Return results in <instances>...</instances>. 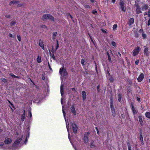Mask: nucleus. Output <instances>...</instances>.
<instances>
[{
  "label": "nucleus",
  "instance_id": "34",
  "mask_svg": "<svg viewBox=\"0 0 150 150\" xmlns=\"http://www.w3.org/2000/svg\"><path fill=\"white\" fill-rule=\"evenodd\" d=\"M148 8V7L146 5H144L143 7V10H145L147 9Z\"/></svg>",
  "mask_w": 150,
  "mask_h": 150
},
{
  "label": "nucleus",
  "instance_id": "12",
  "mask_svg": "<svg viewBox=\"0 0 150 150\" xmlns=\"http://www.w3.org/2000/svg\"><path fill=\"white\" fill-rule=\"evenodd\" d=\"M144 77V75L142 73H141L138 78L137 80L138 81H141Z\"/></svg>",
  "mask_w": 150,
  "mask_h": 150
},
{
  "label": "nucleus",
  "instance_id": "43",
  "mask_svg": "<svg viewBox=\"0 0 150 150\" xmlns=\"http://www.w3.org/2000/svg\"><path fill=\"white\" fill-rule=\"evenodd\" d=\"M29 113L30 117H32V114L30 111H29Z\"/></svg>",
  "mask_w": 150,
  "mask_h": 150
},
{
  "label": "nucleus",
  "instance_id": "29",
  "mask_svg": "<svg viewBox=\"0 0 150 150\" xmlns=\"http://www.w3.org/2000/svg\"><path fill=\"white\" fill-rule=\"evenodd\" d=\"M117 24H114L113 25V27H112L113 29L114 30H115L117 28Z\"/></svg>",
  "mask_w": 150,
  "mask_h": 150
},
{
  "label": "nucleus",
  "instance_id": "62",
  "mask_svg": "<svg viewBox=\"0 0 150 150\" xmlns=\"http://www.w3.org/2000/svg\"><path fill=\"white\" fill-rule=\"evenodd\" d=\"M110 81H112V80H110Z\"/></svg>",
  "mask_w": 150,
  "mask_h": 150
},
{
  "label": "nucleus",
  "instance_id": "7",
  "mask_svg": "<svg viewBox=\"0 0 150 150\" xmlns=\"http://www.w3.org/2000/svg\"><path fill=\"white\" fill-rule=\"evenodd\" d=\"M4 143L6 144H9L12 142V140L10 138L6 137L5 139Z\"/></svg>",
  "mask_w": 150,
  "mask_h": 150
},
{
  "label": "nucleus",
  "instance_id": "64",
  "mask_svg": "<svg viewBox=\"0 0 150 150\" xmlns=\"http://www.w3.org/2000/svg\"><path fill=\"white\" fill-rule=\"evenodd\" d=\"M141 30H141V29L140 30V31H141Z\"/></svg>",
  "mask_w": 150,
  "mask_h": 150
},
{
  "label": "nucleus",
  "instance_id": "42",
  "mask_svg": "<svg viewBox=\"0 0 150 150\" xmlns=\"http://www.w3.org/2000/svg\"><path fill=\"white\" fill-rule=\"evenodd\" d=\"M139 60H136L135 62V63L137 65L139 64Z\"/></svg>",
  "mask_w": 150,
  "mask_h": 150
},
{
  "label": "nucleus",
  "instance_id": "49",
  "mask_svg": "<svg viewBox=\"0 0 150 150\" xmlns=\"http://www.w3.org/2000/svg\"><path fill=\"white\" fill-rule=\"evenodd\" d=\"M148 25H150V19L148 21Z\"/></svg>",
  "mask_w": 150,
  "mask_h": 150
},
{
  "label": "nucleus",
  "instance_id": "1",
  "mask_svg": "<svg viewBox=\"0 0 150 150\" xmlns=\"http://www.w3.org/2000/svg\"><path fill=\"white\" fill-rule=\"evenodd\" d=\"M61 104H62V108H63L62 112H63V114L64 117V118H65V120L66 121V127H67V131H68V138H69V140H70V133H69V123H68V122H67V121H66V118H65V114L64 111V108H63V101H62V99H61Z\"/></svg>",
  "mask_w": 150,
  "mask_h": 150
},
{
  "label": "nucleus",
  "instance_id": "33",
  "mask_svg": "<svg viewBox=\"0 0 150 150\" xmlns=\"http://www.w3.org/2000/svg\"><path fill=\"white\" fill-rule=\"evenodd\" d=\"M57 34V32H53V37H55L56 36Z\"/></svg>",
  "mask_w": 150,
  "mask_h": 150
},
{
  "label": "nucleus",
  "instance_id": "13",
  "mask_svg": "<svg viewBox=\"0 0 150 150\" xmlns=\"http://www.w3.org/2000/svg\"><path fill=\"white\" fill-rule=\"evenodd\" d=\"M39 44L40 47H41L43 50H44L43 43V41L42 40H39Z\"/></svg>",
  "mask_w": 150,
  "mask_h": 150
},
{
  "label": "nucleus",
  "instance_id": "61",
  "mask_svg": "<svg viewBox=\"0 0 150 150\" xmlns=\"http://www.w3.org/2000/svg\"><path fill=\"white\" fill-rule=\"evenodd\" d=\"M49 68L50 69H51V68H50V66L49 65Z\"/></svg>",
  "mask_w": 150,
  "mask_h": 150
},
{
  "label": "nucleus",
  "instance_id": "36",
  "mask_svg": "<svg viewBox=\"0 0 150 150\" xmlns=\"http://www.w3.org/2000/svg\"><path fill=\"white\" fill-rule=\"evenodd\" d=\"M9 36L10 37L12 38H14V36L11 33H10L9 34Z\"/></svg>",
  "mask_w": 150,
  "mask_h": 150
},
{
  "label": "nucleus",
  "instance_id": "9",
  "mask_svg": "<svg viewBox=\"0 0 150 150\" xmlns=\"http://www.w3.org/2000/svg\"><path fill=\"white\" fill-rule=\"evenodd\" d=\"M120 8L122 11L125 12V8L124 6V2L123 1H121L120 3Z\"/></svg>",
  "mask_w": 150,
  "mask_h": 150
},
{
  "label": "nucleus",
  "instance_id": "24",
  "mask_svg": "<svg viewBox=\"0 0 150 150\" xmlns=\"http://www.w3.org/2000/svg\"><path fill=\"white\" fill-rule=\"evenodd\" d=\"M37 61L39 63H40L41 62V57L40 56H38L37 59Z\"/></svg>",
  "mask_w": 150,
  "mask_h": 150
},
{
  "label": "nucleus",
  "instance_id": "45",
  "mask_svg": "<svg viewBox=\"0 0 150 150\" xmlns=\"http://www.w3.org/2000/svg\"><path fill=\"white\" fill-rule=\"evenodd\" d=\"M121 100V96L120 95L119 96L118 100L120 101Z\"/></svg>",
  "mask_w": 150,
  "mask_h": 150
},
{
  "label": "nucleus",
  "instance_id": "21",
  "mask_svg": "<svg viewBox=\"0 0 150 150\" xmlns=\"http://www.w3.org/2000/svg\"><path fill=\"white\" fill-rule=\"evenodd\" d=\"M16 23V22L15 21H12L10 23V25L11 26H13Z\"/></svg>",
  "mask_w": 150,
  "mask_h": 150
},
{
  "label": "nucleus",
  "instance_id": "46",
  "mask_svg": "<svg viewBox=\"0 0 150 150\" xmlns=\"http://www.w3.org/2000/svg\"><path fill=\"white\" fill-rule=\"evenodd\" d=\"M137 100L139 102H140V98L138 97H137Z\"/></svg>",
  "mask_w": 150,
  "mask_h": 150
},
{
  "label": "nucleus",
  "instance_id": "39",
  "mask_svg": "<svg viewBox=\"0 0 150 150\" xmlns=\"http://www.w3.org/2000/svg\"><path fill=\"white\" fill-rule=\"evenodd\" d=\"M142 36L143 38L145 39L146 38V35L144 33L142 34Z\"/></svg>",
  "mask_w": 150,
  "mask_h": 150
},
{
  "label": "nucleus",
  "instance_id": "54",
  "mask_svg": "<svg viewBox=\"0 0 150 150\" xmlns=\"http://www.w3.org/2000/svg\"><path fill=\"white\" fill-rule=\"evenodd\" d=\"M4 145V144H0V147H1L2 146H3Z\"/></svg>",
  "mask_w": 150,
  "mask_h": 150
},
{
  "label": "nucleus",
  "instance_id": "20",
  "mask_svg": "<svg viewBox=\"0 0 150 150\" xmlns=\"http://www.w3.org/2000/svg\"><path fill=\"white\" fill-rule=\"evenodd\" d=\"M63 87V85L62 84L61 85V87H60V92H61V95L62 96H63L64 94Z\"/></svg>",
  "mask_w": 150,
  "mask_h": 150
},
{
  "label": "nucleus",
  "instance_id": "40",
  "mask_svg": "<svg viewBox=\"0 0 150 150\" xmlns=\"http://www.w3.org/2000/svg\"><path fill=\"white\" fill-rule=\"evenodd\" d=\"M148 15L149 16H150V8L149 9Z\"/></svg>",
  "mask_w": 150,
  "mask_h": 150
},
{
  "label": "nucleus",
  "instance_id": "18",
  "mask_svg": "<svg viewBox=\"0 0 150 150\" xmlns=\"http://www.w3.org/2000/svg\"><path fill=\"white\" fill-rule=\"evenodd\" d=\"M90 145L91 148H93L95 146L94 142L93 141H92L90 142Z\"/></svg>",
  "mask_w": 150,
  "mask_h": 150
},
{
  "label": "nucleus",
  "instance_id": "22",
  "mask_svg": "<svg viewBox=\"0 0 150 150\" xmlns=\"http://www.w3.org/2000/svg\"><path fill=\"white\" fill-rule=\"evenodd\" d=\"M144 53L146 54V55H148V49L147 47H145L144 49Z\"/></svg>",
  "mask_w": 150,
  "mask_h": 150
},
{
  "label": "nucleus",
  "instance_id": "50",
  "mask_svg": "<svg viewBox=\"0 0 150 150\" xmlns=\"http://www.w3.org/2000/svg\"><path fill=\"white\" fill-rule=\"evenodd\" d=\"M128 150H131V147L130 146H129L128 147Z\"/></svg>",
  "mask_w": 150,
  "mask_h": 150
},
{
  "label": "nucleus",
  "instance_id": "57",
  "mask_svg": "<svg viewBox=\"0 0 150 150\" xmlns=\"http://www.w3.org/2000/svg\"><path fill=\"white\" fill-rule=\"evenodd\" d=\"M10 107V108H11V110H12V112H13V109L11 107Z\"/></svg>",
  "mask_w": 150,
  "mask_h": 150
},
{
  "label": "nucleus",
  "instance_id": "38",
  "mask_svg": "<svg viewBox=\"0 0 150 150\" xmlns=\"http://www.w3.org/2000/svg\"><path fill=\"white\" fill-rule=\"evenodd\" d=\"M5 17L8 18H11V16L9 15H5Z\"/></svg>",
  "mask_w": 150,
  "mask_h": 150
},
{
  "label": "nucleus",
  "instance_id": "53",
  "mask_svg": "<svg viewBox=\"0 0 150 150\" xmlns=\"http://www.w3.org/2000/svg\"><path fill=\"white\" fill-rule=\"evenodd\" d=\"M27 141V139H26L25 140V141L24 142V143L25 144L26 142V141Z\"/></svg>",
  "mask_w": 150,
  "mask_h": 150
},
{
  "label": "nucleus",
  "instance_id": "6",
  "mask_svg": "<svg viewBox=\"0 0 150 150\" xmlns=\"http://www.w3.org/2000/svg\"><path fill=\"white\" fill-rule=\"evenodd\" d=\"M88 132L85 133V134H84V137L83 138V142L85 144H87L88 143Z\"/></svg>",
  "mask_w": 150,
  "mask_h": 150
},
{
  "label": "nucleus",
  "instance_id": "28",
  "mask_svg": "<svg viewBox=\"0 0 150 150\" xmlns=\"http://www.w3.org/2000/svg\"><path fill=\"white\" fill-rule=\"evenodd\" d=\"M10 75V76H11L12 77H13V78H18V77L17 76H15V75H14V74H13L12 73H10V74H9Z\"/></svg>",
  "mask_w": 150,
  "mask_h": 150
},
{
  "label": "nucleus",
  "instance_id": "55",
  "mask_svg": "<svg viewBox=\"0 0 150 150\" xmlns=\"http://www.w3.org/2000/svg\"><path fill=\"white\" fill-rule=\"evenodd\" d=\"M86 7L88 8H90V6H86Z\"/></svg>",
  "mask_w": 150,
  "mask_h": 150
},
{
  "label": "nucleus",
  "instance_id": "56",
  "mask_svg": "<svg viewBox=\"0 0 150 150\" xmlns=\"http://www.w3.org/2000/svg\"><path fill=\"white\" fill-rule=\"evenodd\" d=\"M90 1H91V2H94V0H90Z\"/></svg>",
  "mask_w": 150,
  "mask_h": 150
},
{
  "label": "nucleus",
  "instance_id": "5",
  "mask_svg": "<svg viewBox=\"0 0 150 150\" xmlns=\"http://www.w3.org/2000/svg\"><path fill=\"white\" fill-rule=\"evenodd\" d=\"M140 50V47H137L134 49L133 51V55L134 56L137 55L138 54Z\"/></svg>",
  "mask_w": 150,
  "mask_h": 150
},
{
  "label": "nucleus",
  "instance_id": "41",
  "mask_svg": "<svg viewBox=\"0 0 150 150\" xmlns=\"http://www.w3.org/2000/svg\"><path fill=\"white\" fill-rule=\"evenodd\" d=\"M57 47H56V49H57L59 47V43H58V42L57 40Z\"/></svg>",
  "mask_w": 150,
  "mask_h": 150
},
{
  "label": "nucleus",
  "instance_id": "10",
  "mask_svg": "<svg viewBox=\"0 0 150 150\" xmlns=\"http://www.w3.org/2000/svg\"><path fill=\"white\" fill-rule=\"evenodd\" d=\"M110 108L112 110V115L113 116H115V108L114 106L112 104H111L110 105Z\"/></svg>",
  "mask_w": 150,
  "mask_h": 150
},
{
  "label": "nucleus",
  "instance_id": "17",
  "mask_svg": "<svg viewBox=\"0 0 150 150\" xmlns=\"http://www.w3.org/2000/svg\"><path fill=\"white\" fill-rule=\"evenodd\" d=\"M83 100H85L86 96V92L83 91L82 92Z\"/></svg>",
  "mask_w": 150,
  "mask_h": 150
},
{
  "label": "nucleus",
  "instance_id": "59",
  "mask_svg": "<svg viewBox=\"0 0 150 150\" xmlns=\"http://www.w3.org/2000/svg\"><path fill=\"white\" fill-rule=\"evenodd\" d=\"M70 17L71 18H72V16L71 15H70Z\"/></svg>",
  "mask_w": 150,
  "mask_h": 150
},
{
  "label": "nucleus",
  "instance_id": "8",
  "mask_svg": "<svg viewBox=\"0 0 150 150\" xmlns=\"http://www.w3.org/2000/svg\"><path fill=\"white\" fill-rule=\"evenodd\" d=\"M71 124L73 132L74 133H75L76 132L77 127L76 124L74 122L73 123L71 122Z\"/></svg>",
  "mask_w": 150,
  "mask_h": 150
},
{
  "label": "nucleus",
  "instance_id": "30",
  "mask_svg": "<svg viewBox=\"0 0 150 150\" xmlns=\"http://www.w3.org/2000/svg\"><path fill=\"white\" fill-rule=\"evenodd\" d=\"M17 38L19 41H21V37L19 35H18L17 36Z\"/></svg>",
  "mask_w": 150,
  "mask_h": 150
},
{
  "label": "nucleus",
  "instance_id": "58",
  "mask_svg": "<svg viewBox=\"0 0 150 150\" xmlns=\"http://www.w3.org/2000/svg\"><path fill=\"white\" fill-rule=\"evenodd\" d=\"M147 15V13H145L144 14V15Z\"/></svg>",
  "mask_w": 150,
  "mask_h": 150
},
{
  "label": "nucleus",
  "instance_id": "37",
  "mask_svg": "<svg viewBox=\"0 0 150 150\" xmlns=\"http://www.w3.org/2000/svg\"><path fill=\"white\" fill-rule=\"evenodd\" d=\"M84 60L83 59H81V63L83 65L84 64Z\"/></svg>",
  "mask_w": 150,
  "mask_h": 150
},
{
  "label": "nucleus",
  "instance_id": "14",
  "mask_svg": "<svg viewBox=\"0 0 150 150\" xmlns=\"http://www.w3.org/2000/svg\"><path fill=\"white\" fill-rule=\"evenodd\" d=\"M19 3V2L17 1H12L10 2V4H15H15H17L18 6H22V4H18Z\"/></svg>",
  "mask_w": 150,
  "mask_h": 150
},
{
  "label": "nucleus",
  "instance_id": "4",
  "mask_svg": "<svg viewBox=\"0 0 150 150\" xmlns=\"http://www.w3.org/2000/svg\"><path fill=\"white\" fill-rule=\"evenodd\" d=\"M42 18L44 20H47L48 19L53 21L54 20V18L52 16L48 14H45L43 16Z\"/></svg>",
  "mask_w": 150,
  "mask_h": 150
},
{
  "label": "nucleus",
  "instance_id": "27",
  "mask_svg": "<svg viewBox=\"0 0 150 150\" xmlns=\"http://www.w3.org/2000/svg\"><path fill=\"white\" fill-rule=\"evenodd\" d=\"M25 110L24 111V113L23 115L21 117V120H22V121H23L25 119Z\"/></svg>",
  "mask_w": 150,
  "mask_h": 150
},
{
  "label": "nucleus",
  "instance_id": "35",
  "mask_svg": "<svg viewBox=\"0 0 150 150\" xmlns=\"http://www.w3.org/2000/svg\"><path fill=\"white\" fill-rule=\"evenodd\" d=\"M108 60L110 62H111V59L110 57V56L108 54Z\"/></svg>",
  "mask_w": 150,
  "mask_h": 150
},
{
  "label": "nucleus",
  "instance_id": "2",
  "mask_svg": "<svg viewBox=\"0 0 150 150\" xmlns=\"http://www.w3.org/2000/svg\"><path fill=\"white\" fill-rule=\"evenodd\" d=\"M23 136L21 134L18 135L17 136L16 139L13 144V146H15L17 145L20 143L22 139Z\"/></svg>",
  "mask_w": 150,
  "mask_h": 150
},
{
  "label": "nucleus",
  "instance_id": "32",
  "mask_svg": "<svg viewBox=\"0 0 150 150\" xmlns=\"http://www.w3.org/2000/svg\"><path fill=\"white\" fill-rule=\"evenodd\" d=\"M2 81L4 83H6L7 82V81L6 79L4 78H2L1 79Z\"/></svg>",
  "mask_w": 150,
  "mask_h": 150
},
{
  "label": "nucleus",
  "instance_id": "3",
  "mask_svg": "<svg viewBox=\"0 0 150 150\" xmlns=\"http://www.w3.org/2000/svg\"><path fill=\"white\" fill-rule=\"evenodd\" d=\"M59 73L63 76L66 77L67 76V72L65 69H64V66H63L60 69Z\"/></svg>",
  "mask_w": 150,
  "mask_h": 150
},
{
  "label": "nucleus",
  "instance_id": "52",
  "mask_svg": "<svg viewBox=\"0 0 150 150\" xmlns=\"http://www.w3.org/2000/svg\"><path fill=\"white\" fill-rule=\"evenodd\" d=\"M116 0H112V1L113 3H114L115 2Z\"/></svg>",
  "mask_w": 150,
  "mask_h": 150
},
{
  "label": "nucleus",
  "instance_id": "47",
  "mask_svg": "<svg viewBox=\"0 0 150 150\" xmlns=\"http://www.w3.org/2000/svg\"><path fill=\"white\" fill-rule=\"evenodd\" d=\"M9 103L12 106H13V107H14V106H13V104L11 102H10V101H9Z\"/></svg>",
  "mask_w": 150,
  "mask_h": 150
},
{
  "label": "nucleus",
  "instance_id": "11",
  "mask_svg": "<svg viewBox=\"0 0 150 150\" xmlns=\"http://www.w3.org/2000/svg\"><path fill=\"white\" fill-rule=\"evenodd\" d=\"M71 109L73 115H76V112L74 109V105H71Z\"/></svg>",
  "mask_w": 150,
  "mask_h": 150
},
{
  "label": "nucleus",
  "instance_id": "25",
  "mask_svg": "<svg viewBox=\"0 0 150 150\" xmlns=\"http://www.w3.org/2000/svg\"><path fill=\"white\" fill-rule=\"evenodd\" d=\"M145 115L146 117L150 118V112H146Z\"/></svg>",
  "mask_w": 150,
  "mask_h": 150
},
{
  "label": "nucleus",
  "instance_id": "48",
  "mask_svg": "<svg viewBox=\"0 0 150 150\" xmlns=\"http://www.w3.org/2000/svg\"><path fill=\"white\" fill-rule=\"evenodd\" d=\"M96 129L97 130V134H99V132H98V129L97 128V127H96Z\"/></svg>",
  "mask_w": 150,
  "mask_h": 150
},
{
  "label": "nucleus",
  "instance_id": "60",
  "mask_svg": "<svg viewBox=\"0 0 150 150\" xmlns=\"http://www.w3.org/2000/svg\"><path fill=\"white\" fill-rule=\"evenodd\" d=\"M118 54H119L120 55H121L120 54L119 52L118 53Z\"/></svg>",
  "mask_w": 150,
  "mask_h": 150
},
{
  "label": "nucleus",
  "instance_id": "31",
  "mask_svg": "<svg viewBox=\"0 0 150 150\" xmlns=\"http://www.w3.org/2000/svg\"><path fill=\"white\" fill-rule=\"evenodd\" d=\"M111 44L113 46H116V43L114 41L112 42Z\"/></svg>",
  "mask_w": 150,
  "mask_h": 150
},
{
  "label": "nucleus",
  "instance_id": "51",
  "mask_svg": "<svg viewBox=\"0 0 150 150\" xmlns=\"http://www.w3.org/2000/svg\"><path fill=\"white\" fill-rule=\"evenodd\" d=\"M96 13V11H93V13L95 14Z\"/></svg>",
  "mask_w": 150,
  "mask_h": 150
},
{
  "label": "nucleus",
  "instance_id": "23",
  "mask_svg": "<svg viewBox=\"0 0 150 150\" xmlns=\"http://www.w3.org/2000/svg\"><path fill=\"white\" fill-rule=\"evenodd\" d=\"M136 12L137 13V14H139L141 12L140 9L138 7H137L136 9Z\"/></svg>",
  "mask_w": 150,
  "mask_h": 150
},
{
  "label": "nucleus",
  "instance_id": "63",
  "mask_svg": "<svg viewBox=\"0 0 150 150\" xmlns=\"http://www.w3.org/2000/svg\"><path fill=\"white\" fill-rule=\"evenodd\" d=\"M74 89V88H72V90H73Z\"/></svg>",
  "mask_w": 150,
  "mask_h": 150
},
{
  "label": "nucleus",
  "instance_id": "16",
  "mask_svg": "<svg viewBox=\"0 0 150 150\" xmlns=\"http://www.w3.org/2000/svg\"><path fill=\"white\" fill-rule=\"evenodd\" d=\"M140 142L141 143V144L142 145H143L144 144L143 139V137L142 136V133L140 134Z\"/></svg>",
  "mask_w": 150,
  "mask_h": 150
},
{
  "label": "nucleus",
  "instance_id": "44",
  "mask_svg": "<svg viewBox=\"0 0 150 150\" xmlns=\"http://www.w3.org/2000/svg\"><path fill=\"white\" fill-rule=\"evenodd\" d=\"M101 31H102V32L103 33H107L106 31L105 30H103V29H102L101 30Z\"/></svg>",
  "mask_w": 150,
  "mask_h": 150
},
{
  "label": "nucleus",
  "instance_id": "15",
  "mask_svg": "<svg viewBox=\"0 0 150 150\" xmlns=\"http://www.w3.org/2000/svg\"><path fill=\"white\" fill-rule=\"evenodd\" d=\"M139 121L141 125L142 126H143L144 125V123L142 120V117L141 116H140L139 117Z\"/></svg>",
  "mask_w": 150,
  "mask_h": 150
},
{
  "label": "nucleus",
  "instance_id": "26",
  "mask_svg": "<svg viewBox=\"0 0 150 150\" xmlns=\"http://www.w3.org/2000/svg\"><path fill=\"white\" fill-rule=\"evenodd\" d=\"M132 110L133 111V113L135 114L137 113V111L135 110L134 108L133 107V106H132Z\"/></svg>",
  "mask_w": 150,
  "mask_h": 150
},
{
  "label": "nucleus",
  "instance_id": "19",
  "mask_svg": "<svg viewBox=\"0 0 150 150\" xmlns=\"http://www.w3.org/2000/svg\"><path fill=\"white\" fill-rule=\"evenodd\" d=\"M134 21V20L133 18H131L130 19L129 21V25H131L133 24Z\"/></svg>",
  "mask_w": 150,
  "mask_h": 150
}]
</instances>
